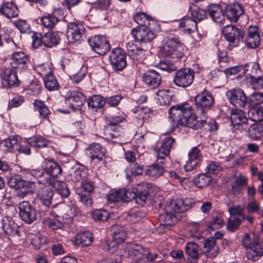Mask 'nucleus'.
I'll use <instances>...</instances> for the list:
<instances>
[{
	"label": "nucleus",
	"instance_id": "1",
	"mask_svg": "<svg viewBox=\"0 0 263 263\" xmlns=\"http://www.w3.org/2000/svg\"><path fill=\"white\" fill-rule=\"evenodd\" d=\"M214 98L204 90L195 98V106L201 120H197L193 112V107L188 103H181L172 106L168 111L169 118L173 127L186 126L194 129L201 128L206 122V112L214 103Z\"/></svg>",
	"mask_w": 263,
	"mask_h": 263
},
{
	"label": "nucleus",
	"instance_id": "2",
	"mask_svg": "<svg viewBox=\"0 0 263 263\" xmlns=\"http://www.w3.org/2000/svg\"><path fill=\"white\" fill-rule=\"evenodd\" d=\"M185 50V46L178 36L170 35L159 53L163 57L180 59L183 56Z\"/></svg>",
	"mask_w": 263,
	"mask_h": 263
},
{
	"label": "nucleus",
	"instance_id": "3",
	"mask_svg": "<svg viewBox=\"0 0 263 263\" xmlns=\"http://www.w3.org/2000/svg\"><path fill=\"white\" fill-rule=\"evenodd\" d=\"M242 245L247 248L246 257L249 260H257L263 255V243L255 240L251 241L248 234L243 236Z\"/></svg>",
	"mask_w": 263,
	"mask_h": 263
},
{
	"label": "nucleus",
	"instance_id": "4",
	"mask_svg": "<svg viewBox=\"0 0 263 263\" xmlns=\"http://www.w3.org/2000/svg\"><path fill=\"white\" fill-rule=\"evenodd\" d=\"M124 118L120 116H112L106 118L107 123L104 126L105 135L114 139L123 135V128L120 125L124 121Z\"/></svg>",
	"mask_w": 263,
	"mask_h": 263
},
{
	"label": "nucleus",
	"instance_id": "5",
	"mask_svg": "<svg viewBox=\"0 0 263 263\" xmlns=\"http://www.w3.org/2000/svg\"><path fill=\"white\" fill-rule=\"evenodd\" d=\"M164 211V213L159 214V229H170V227L177 221V215L179 213L175 208L173 207L171 202L165 205Z\"/></svg>",
	"mask_w": 263,
	"mask_h": 263
},
{
	"label": "nucleus",
	"instance_id": "6",
	"mask_svg": "<svg viewBox=\"0 0 263 263\" xmlns=\"http://www.w3.org/2000/svg\"><path fill=\"white\" fill-rule=\"evenodd\" d=\"M175 140L171 137H166L163 139L160 146L155 148L156 162L164 164L167 159H170V153L172 149Z\"/></svg>",
	"mask_w": 263,
	"mask_h": 263
},
{
	"label": "nucleus",
	"instance_id": "7",
	"mask_svg": "<svg viewBox=\"0 0 263 263\" xmlns=\"http://www.w3.org/2000/svg\"><path fill=\"white\" fill-rule=\"evenodd\" d=\"M10 65L18 72L26 71L31 63L29 56L23 51H16L10 56Z\"/></svg>",
	"mask_w": 263,
	"mask_h": 263
},
{
	"label": "nucleus",
	"instance_id": "8",
	"mask_svg": "<svg viewBox=\"0 0 263 263\" xmlns=\"http://www.w3.org/2000/svg\"><path fill=\"white\" fill-rule=\"evenodd\" d=\"M224 39L230 43L234 44V46H237L239 42L243 40L244 31L234 25H227L222 30Z\"/></svg>",
	"mask_w": 263,
	"mask_h": 263
},
{
	"label": "nucleus",
	"instance_id": "9",
	"mask_svg": "<svg viewBox=\"0 0 263 263\" xmlns=\"http://www.w3.org/2000/svg\"><path fill=\"white\" fill-rule=\"evenodd\" d=\"M91 49L99 55H104L110 49V44L105 37L101 35H93L88 39Z\"/></svg>",
	"mask_w": 263,
	"mask_h": 263
},
{
	"label": "nucleus",
	"instance_id": "10",
	"mask_svg": "<svg viewBox=\"0 0 263 263\" xmlns=\"http://www.w3.org/2000/svg\"><path fill=\"white\" fill-rule=\"evenodd\" d=\"M126 54L121 48L112 49L109 55V61L112 68L116 70H122L126 66Z\"/></svg>",
	"mask_w": 263,
	"mask_h": 263
},
{
	"label": "nucleus",
	"instance_id": "11",
	"mask_svg": "<svg viewBox=\"0 0 263 263\" xmlns=\"http://www.w3.org/2000/svg\"><path fill=\"white\" fill-rule=\"evenodd\" d=\"M85 27L80 22H72L68 25L67 36L69 42H81L84 37Z\"/></svg>",
	"mask_w": 263,
	"mask_h": 263
},
{
	"label": "nucleus",
	"instance_id": "12",
	"mask_svg": "<svg viewBox=\"0 0 263 263\" xmlns=\"http://www.w3.org/2000/svg\"><path fill=\"white\" fill-rule=\"evenodd\" d=\"M194 71L191 69L183 68L178 70L174 76L173 81L179 87H186L193 83Z\"/></svg>",
	"mask_w": 263,
	"mask_h": 263
},
{
	"label": "nucleus",
	"instance_id": "13",
	"mask_svg": "<svg viewBox=\"0 0 263 263\" xmlns=\"http://www.w3.org/2000/svg\"><path fill=\"white\" fill-rule=\"evenodd\" d=\"M20 215L26 223L30 224L37 219L35 209L27 201H23L18 204Z\"/></svg>",
	"mask_w": 263,
	"mask_h": 263
},
{
	"label": "nucleus",
	"instance_id": "14",
	"mask_svg": "<svg viewBox=\"0 0 263 263\" xmlns=\"http://www.w3.org/2000/svg\"><path fill=\"white\" fill-rule=\"evenodd\" d=\"M145 249L146 248H143L140 245L129 243L122 249L121 256L138 261L144 258Z\"/></svg>",
	"mask_w": 263,
	"mask_h": 263
},
{
	"label": "nucleus",
	"instance_id": "15",
	"mask_svg": "<svg viewBox=\"0 0 263 263\" xmlns=\"http://www.w3.org/2000/svg\"><path fill=\"white\" fill-rule=\"evenodd\" d=\"M226 96L230 102L236 107L245 108L247 105V97L243 90L240 88H234L227 91Z\"/></svg>",
	"mask_w": 263,
	"mask_h": 263
},
{
	"label": "nucleus",
	"instance_id": "16",
	"mask_svg": "<svg viewBox=\"0 0 263 263\" xmlns=\"http://www.w3.org/2000/svg\"><path fill=\"white\" fill-rule=\"evenodd\" d=\"M231 121L234 126L239 130H247L248 128V119L245 111L238 108H233L231 110Z\"/></svg>",
	"mask_w": 263,
	"mask_h": 263
},
{
	"label": "nucleus",
	"instance_id": "17",
	"mask_svg": "<svg viewBox=\"0 0 263 263\" xmlns=\"http://www.w3.org/2000/svg\"><path fill=\"white\" fill-rule=\"evenodd\" d=\"M151 26L134 28L132 34L135 40L146 43L152 41L155 37V33L152 30Z\"/></svg>",
	"mask_w": 263,
	"mask_h": 263
},
{
	"label": "nucleus",
	"instance_id": "18",
	"mask_svg": "<svg viewBox=\"0 0 263 263\" xmlns=\"http://www.w3.org/2000/svg\"><path fill=\"white\" fill-rule=\"evenodd\" d=\"M2 84L6 87L17 86L20 83L16 72L11 68L5 69L0 74Z\"/></svg>",
	"mask_w": 263,
	"mask_h": 263
},
{
	"label": "nucleus",
	"instance_id": "19",
	"mask_svg": "<svg viewBox=\"0 0 263 263\" xmlns=\"http://www.w3.org/2000/svg\"><path fill=\"white\" fill-rule=\"evenodd\" d=\"M135 197L133 191H128L125 189H121L109 194L107 199L110 202H117L119 201L129 202Z\"/></svg>",
	"mask_w": 263,
	"mask_h": 263
},
{
	"label": "nucleus",
	"instance_id": "20",
	"mask_svg": "<svg viewBox=\"0 0 263 263\" xmlns=\"http://www.w3.org/2000/svg\"><path fill=\"white\" fill-rule=\"evenodd\" d=\"M41 167L50 176V177L54 179L61 175L62 172L60 165L53 159H45L42 163Z\"/></svg>",
	"mask_w": 263,
	"mask_h": 263
},
{
	"label": "nucleus",
	"instance_id": "21",
	"mask_svg": "<svg viewBox=\"0 0 263 263\" xmlns=\"http://www.w3.org/2000/svg\"><path fill=\"white\" fill-rule=\"evenodd\" d=\"M188 156L189 160L184 166V169L186 172L192 171L195 168L202 158L200 150L197 146L193 147L189 152Z\"/></svg>",
	"mask_w": 263,
	"mask_h": 263
},
{
	"label": "nucleus",
	"instance_id": "22",
	"mask_svg": "<svg viewBox=\"0 0 263 263\" xmlns=\"http://www.w3.org/2000/svg\"><path fill=\"white\" fill-rule=\"evenodd\" d=\"M248 68H251L250 71L251 73H248L247 74L249 76L251 80V83L253 87L255 89H259L263 88V77H256L255 75L258 73L260 70L259 68L258 65L255 63H252L248 65ZM247 71H249V68L246 69Z\"/></svg>",
	"mask_w": 263,
	"mask_h": 263
},
{
	"label": "nucleus",
	"instance_id": "23",
	"mask_svg": "<svg viewBox=\"0 0 263 263\" xmlns=\"http://www.w3.org/2000/svg\"><path fill=\"white\" fill-rule=\"evenodd\" d=\"M58 217H62L63 222L70 223L74 216V210L71 206L64 204H59L54 212Z\"/></svg>",
	"mask_w": 263,
	"mask_h": 263
},
{
	"label": "nucleus",
	"instance_id": "24",
	"mask_svg": "<svg viewBox=\"0 0 263 263\" xmlns=\"http://www.w3.org/2000/svg\"><path fill=\"white\" fill-rule=\"evenodd\" d=\"M142 81L149 87L154 88L158 87L161 82L160 74L154 70H149L144 73Z\"/></svg>",
	"mask_w": 263,
	"mask_h": 263
},
{
	"label": "nucleus",
	"instance_id": "25",
	"mask_svg": "<svg viewBox=\"0 0 263 263\" xmlns=\"http://www.w3.org/2000/svg\"><path fill=\"white\" fill-rule=\"evenodd\" d=\"M207 14L216 23H223L224 20V13L221 7L216 4H210L206 7Z\"/></svg>",
	"mask_w": 263,
	"mask_h": 263
},
{
	"label": "nucleus",
	"instance_id": "26",
	"mask_svg": "<svg viewBox=\"0 0 263 263\" xmlns=\"http://www.w3.org/2000/svg\"><path fill=\"white\" fill-rule=\"evenodd\" d=\"M86 149L89 152L91 161H102L105 159V149L101 144L92 143Z\"/></svg>",
	"mask_w": 263,
	"mask_h": 263
},
{
	"label": "nucleus",
	"instance_id": "27",
	"mask_svg": "<svg viewBox=\"0 0 263 263\" xmlns=\"http://www.w3.org/2000/svg\"><path fill=\"white\" fill-rule=\"evenodd\" d=\"M67 100L72 108L79 109L86 101L85 96L78 91H69L67 93Z\"/></svg>",
	"mask_w": 263,
	"mask_h": 263
},
{
	"label": "nucleus",
	"instance_id": "28",
	"mask_svg": "<svg viewBox=\"0 0 263 263\" xmlns=\"http://www.w3.org/2000/svg\"><path fill=\"white\" fill-rule=\"evenodd\" d=\"M53 194V190L48 185H44L36 191L37 197L47 208L50 205Z\"/></svg>",
	"mask_w": 263,
	"mask_h": 263
},
{
	"label": "nucleus",
	"instance_id": "29",
	"mask_svg": "<svg viewBox=\"0 0 263 263\" xmlns=\"http://www.w3.org/2000/svg\"><path fill=\"white\" fill-rule=\"evenodd\" d=\"M247 178L241 173L238 175H236L235 180L231 184V187L228 191L229 194L237 195L241 194L243 191L244 186L247 184Z\"/></svg>",
	"mask_w": 263,
	"mask_h": 263
},
{
	"label": "nucleus",
	"instance_id": "30",
	"mask_svg": "<svg viewBox=\"0 0 263 263\" xmlns=\"http://www.w3.org/2000/svg\"><path fill=\"white\" fill-rule=\"evenodd\" d=\"M260 36L256 27H250L248 30L246 44L248 48H255L260 45Z\"/></svg>",
	"mask_w": 263,
	"mask_h": 263
},
{
	"label": "nucleus",
	"instance_id": "31",
	"mask_svg": "<svg viewBox=\"0 0 263 263\" xmlns=\"http://www.w3.org/2000/svg\"><path fill=\"white\" fill-rule=\"evenodd\" d=\"M30 175L34 178L39 184L50 185L54 179L50 177L48 173L42 167L41 168L32 170L29 173Z\"/></svg>",
	"mask_w": 263,
	"mask_h": 263
},
{
	"label": "nucleus",
	"instance_id": "32",
	"mask_svg": "<svg viewBox=\"0 0 263 263\" xmlns=\"http://www.w3.org/2000/svg\"><path fill=\"white\" fill-rule=\"evenodd\" d=\"M226 16L231 22H236L243 13L242 6L239 3H233L227 7Z\"/></svg>",
	"mask_w": 263,
	"mask_h": 263
},
{
	"label": "nucleus",
	"instance_id": "33",
	"mask_svg": "<svg viewBox=\"0 0 263 263\" xmlns=\"http://www.w3.org/2000/svg\"><path fill=\"white\" fill-rule=\"evenodd\" d=\"M0 12L8 18L14 17L18 15L19 11L16 5L13 2H4L0 7Z\"/></svg>",
	"mask_w": 263,
	"mask_h": 263
},
{
	"label": "nucleus",
	"instance_id": "34",
	"mask_svg": "<svg viewBox=\"0 0 263 263\" xmlns=\"http://www.w3.org/2000/svg\"><path fill=\"white\" fill-rule=\"evenodd\" d=\"M172 206L176 210L180 213L190 209L194 204L193 200L191 198H186L184 199H179L171 201Z\"/></svg>",
	"mask_w": 263,
	"mask_h": 263
},
{
	"label": "nucleus",
	"instance_id": "35",
	"mask_svg": "<svg viewBox=\"0 0 263 263\" xmlns=\"http://www.w3.org/2000/svg\"><path fill=\"white\" fill-rule=\"evenodd\" d=\"M42 42L45 47L51 48L60 43V37L58 32H48L42 35Z\"/></svg>",
	"mask_w": 263,
	"mask_h": 263
},
{
	"label": "nucleus",
	"instance_id": "36",
	"mask_svg": "<svg viewBox=\"0 0 263 263\" xmlns=\"http://www.w3.org/2000/svg\"><path fill=\"white\" fill-rule=\"evenodd\" d=\"M204 247L206 249L205 253L207 257L212 258L218 255V247L216 245V240L214 237L207 238L204 243Z\"/></svg>",
	"mask_w": 263,
	"mask_h": 263
},
{
	"label": "nucleus",
	"instance_id": "37",
	"mask_svg": "<svg viewBox=\"0 0 263 263\" xmlns=\"http://www.w3.org/2000/svg\"><path fill=\"white\" fill-rule=\"evenodd\" d=\"M196 23L194 19L190 17H184L180 21L179 26L180 28H183L182 31L184 33L191 34L195 30H197Z\"/></svg>",
	"mask_w": 263,
	"mask_h": 263
},
{
	"label": "nucleus",
	"instance_id": "38",
	"mask_svg": "<svg viewBox=\"0 0 263 263\" xmlns=\"http://www.w3.org/2000/svg\"><path fill=\"white\" fill-rule=\"evenodd\" d=\"M3 229L5 233L14 235L18 232V226L10 217H5L3 219Z\"/></svg>",
	"mask_w": 263,
	"mask_h": 263
},
{
	"label": "nucleus",
	"instance_id": "39",
	"mask_svg": "<svg viewBox=\"0 0 263 263\" xmlns=\"http://www.w3.org/2000/svg\"><path fill=\"white\" fill-rule=\"evenodd\" d=\"M34 109L38 111L39 116L42 120H45L48 118L50 114V111L45 103L40 100H35L33 103Z\"/></svg>",
	"mask_w": 263,
	"mask_h": 263
},
{
	"label": "nucleus",
	"instance_id": "40",
	"mask_svg": "<svg viewBox=\"0 0 263 263\" xmlns=\"http://www.w3.org/2000/svg\"><path fill=\"white\" fill-rule=\"evenodd\" d=\"M41 24L48 29L54 28L59 22V18L53 13H47L40 18Z\"/></svg>",
	"mask_w": 263,
	"mask_h": 263
},
{
	"label": "nucleus",
	"instance_id": "41",
	"mask_svg": "<svg viewBox=\"0 0 263 263\" xmlns=\"http://www.w3.org/2000/svg\"><path fill=\"white\" fill-rule=\"evenodd\" d=\"M134 117L142 120L143 122L153 115V111L147 107H135L133 109Z\"/></svg>",
	"mask_w": 263,
	"mask_h": 263
},
{
	"label": "nucleus",
	"instance_id": "42",
	"mask_svg": "<svg viewBox=\"0 0 263 263\" xmlns=\"http://www.w3.org/2000/svg\"><path fill=\"white\" fill-rule=\"evenodd\" d=\"M50 185L54 188L62 197H67L69 195V190L65 182L54 179Z\"/></svg>",
	"mask_w": 263,
	"mask_h": 263
},
{
	"label": "nucleus",
	"instance_id": "43",
	"mask_svg": "<svg viewBox=\"0 0 263 263\" xmlns=\"http://www.w3.org/2000/svg\"><path fill=\"white\" fill-rule=\"evenodd\" d=\"M247 105L251 108H254L263 103V93L255 92L252 93L247 98Z\"/></svg>",
	"mask_w": 263,
	"mask_h": 263
},
{
	"label": "nucleus",
	"instance_id": "44",
	"mask_svg": "<svg viewBox=\"0 0 263 263\" xmlns=\"http://www.w3.org/2000/svg\"><path fill=\"white\" fill-rule=\"evenodd\" d=\"M139 188H133L128 189V191H133L135 194V197L133 199H135L136 202L138 204L143 205L146 202V200L148 198L149 193L148 191L146 189H144L141 191H139Z\"/></svg>",
	"mask_w": 263,
	"mask_h": 263
},
{
	"label": "nucleus",
	"instance_id": "45",
	"mask_svg": "<svg viewBox=\"0 0 263 263\" xmlns=\"http://www.w3.org/2000/svg\"><path fill=\"white\" fill-rule=\"evenodd\" d=\"M164 172V167L157 163H154L148 166L145 171L146 175L154 178L160 177L163 175Z\"/></svg>",
	"mask_w": 263,
	"mask_h": 263
},
{
	"label": "nucleus",
	"instance_id": "46",
	"mask_svg": "<svg viewBox=\"0 0 263 263\" xmlns=\"http://www.w3.org/2000/svg\"><path fill=\"white\" fill-rule=\"evenodd\" d=\"M134 21L139 25L138 27L151 26V24L155 23L151 20L147 14L144 12L137 13L134 17Z\"/></svg>",
	"mask_w": 263,
	"mask_h": 263
},
{
	"label": "nucleus",
	"instance_id": "47",
	"mask_svg": "<svg viewBox=\"0 0 263 263\" xmlns=\"http://www.w3.org/2000/svg\"><path fill=\"white\" fill-rule=\"evenodd\" d=\"M186 255L193 259H197L201 253L198 245L193 242H188L185 247Z\"/></svg>",
	"mask_w": 263,
	"mask_h": 263
},
{
	"label": "nucleus",
	"instance_id": "48",
	"mask_svg": "<svg viewBox=\"0 0 263 263\" xmlns=\"http://www.w3.org/2000/svg\"><path fill=\"white\" fill-rule=\"evenodd\" d=\"M93 237L89 232H84L78 234L76 236V242L77 245L82 246H88L92 242Z\"/></svg>",
	"mask_w": 263,
	"mask_h": 263
},
{
	"label": "nucleus",
	"instance_id": "49",
	"mask_svg": "<svg viewBox=\"0 0 263 263\" xmlns=\"http://www.w3.org/2000/svg\"><path fill=\"white\" fill-rule=\"evenodd\" d=\"M212 220L208 224V228L215 230L220 229L224 224V221L222 219V215L217 212H215L212 214Z\"/></svg>",
	"mask_w": 263,
	"mask_h": 263
},
{
	"label": "nucleus",
	"instance_id": "50",
	"mask_svg": "<svg viewBox=\"0 0 263 263\" xmlns=\"http://www.w3.org/2000/svg\"><path fill=\"white\" fill-rule=\"evenodd\" d=\"M45 87L50 91L57 90L60 87L57 79L52 72L43 79Z\"/></svg>",
	"mask_w": 263,
	"mask_h": 263
},
{
	"label": "nucleus",
	"instance_id": "51",
	"mask_svg": "<svg viewBox=\"0 0 263 263\" xmlns=\"http://www.w3.org/2000/svg\"><path fill=\"white\" fill-rule=\"evenodd\" d=\"M212 180L211 176L206 174H201L196 176L193 182L199 188H203L207 186Z\"/></svg>",
	"mask_w": 263,
	"mask_h": 263
},
{
	"label": "nucleus",
	"instance_id": "52",
	"mask_svg": "<svg viewBox=\"0 0 263 263\" xmlns=\"http://www.w3.org/2000/svg\"><path fill=\"white\" fill-rule=\"evenodd\" d=\"M87 104L91 108L97 109L103 106L104 101L101 96L94 95L88 99Z\"/></svg>",
	"mask_w": 263,
	"mask_h": 263
},
{
	"label": "nucleus",
	"instance_id": "53",
	"mask_svg": "<svg viewBox=\"0 0 263 263\" xmlns=\"http://www.w3.org/2000/svg\"><path fill=\"white\" fill-rule=\"evenodd\" d=\"M245 216H239V217L230 216L229 220L227 223V228L231 231H234L237 230L239 226L245 220Z\"/></svg>",
	"mask_w": 263,
	"mask_h": 263
},
{
	"label": "nucleus",
	"instance_id": "54",
	"mask_svg": "<svg viewBox=\"0 0 263 263\" xmlns=\"http://www.w3.org/2000/svg\"><path fill=\"white\" fill-rule=\"evenodd\" d=\"M33 69L43 79L45 78V76L46 77L52 73V70L50 66L47 64L35 65L33 67Z\"/></svg>",
	"mask_w": 263,
	"mask_h": 263
},
{
	"label": "nucleus",
	"instance_id": "55",
	"mask_svg": "<svg viewBox=\"0 0 263 263\" xmlns=\"http://www.w3.org/2000/svg\"><path fill=\"white\" fill-rule=\"evenodd\" d=\"M71 180L74 182H79L86 177V172L84 170L78 167L74 169L69 174Z\"/></svg>",
	"mask_w": 263,
	"mask_h": 263
},
{
	"label": "nucleus",
	"instance_id": "56",
	"mask_svg": "<svg viewBox=\"0 0 263 263\" xmlns=\"http://www.w3.org/2000/svg\"><path fill=\"white\" fill-rule=\"evenodd\" d=\"M21 33H28L31 31L30 26L26 20L19 19L13 23Z\"/></svg>",
	"mask_w": 263,
	"mask_h": 263
},
{
	"label": "nucleus",
	"instance_id": "57",
	"mask_svg": "<svg viewBox=\"0 0 263 263\" xmlns=\"http://www.w3.org/2000/svg\"><path fill=\"white\" fill-rule=\"evenodd\" d=\"M249 133L250 136L252 138L263 134V121L251 126L249 128Z\"/></svg>",
	"mask_w": 263,
	"mask_h": 263
},
{
	"label": "nucleus",
	"instance_id": "58",
	"mask_svg": "<svg viewBox=\"0 0 263 263\" xmlns=\"http://www.w3.org/2000/svg\"><path fill=\"white\" fill-rule=\"evenodd\" d=\"M191 14L196 23L206 19L208 16L206 9H203L199 8L192 10Z\"/></svg>",
	"mask_w": 263,
	"mask_h": 263
},
{
	"label": "nucleus",
	"instance_id": "59",
	"mask_svg": "<svg viewBox=\"0 0 263 263\" xmlns=\"http://www.w3.org/2000/svg\"><path fill=\"white\" fill-rule=\"evenodd\" d=\"M252 109L249 111V118L254 122H260L263 120V107L257 109Z\"/></svg>",
	"mask_w": 263,
	"mask_h": 263
},
{
	"label": "nucleus",
	"instance_id": "60",
	"mask_svg": "<svg viewBox=\"0 0 263 263\" xmlns=\"http://www.w3.org/2000/svg\"><path fill=\"white\" fill-rule=\"evenodd\" d=\"M111 232H112V237L114 242H112V245L111 247H115L116 243H120L123 242L125 240L126 236V233L124 231H121L120 232H116V230L115 229H111Z\"/></svg>",
	"mask_w": 263,
	"mask_h": 263
},
{
	"label": "nucleus",
	"instance_id": "61",
	"mask_svg": "<svg viewBox=\"0 0 263 263\" xmlns=\"http://www.w3.org/2000/svg\"><path fill=\"white\" fill-rule=\"evenodd\" d=\"M92 218L95 220L106 221L109 217L108 212L104 210H96L92 213Z\"/></svg>",
	"mask_w": 263,
	"mask_h": 263
},
{
	"label": "nucleus",
	"instance_id": "62",
	"mask_svg": "<svg viewBox=\"0 0 263 263\" xmlns=\"http://www.w3.org/2000/svg\"><path fill=\"white\" fill-rule=\"evenodd\" d=\"M25 182L19 176L11 177L8 181L10 186L15 189H20L25 185Z\"/></svg>",
	"mask_w": 263,
	"mask_h": 263
},
{
	"label": "nucleus",
	"instance_id": "63",
	"mask_svg": "<svg viewBox=\"0 0 263 263\" xmlns=\"http://www.w3.org/2000/svg\"><path fill=\"white\" fill-rule=\"evenodd\" d=\"M77 194L80 197L81 201L86 206H90L92 203V199L88 194L84 193L81 191V189H76Z\"/></svg>",
	"mask_w": 263,
	"mask_h": 263
},
{
	"label": "nucleus",
	"instance_id": "64",
	"mask_svg": "<svg viewBox=\"0 0 263 263\" xmlns=\"http://www.w3.org/2000/svg\"><path fill=\"white\" fill-rule=\"evenodd\" d=\"M46 223L49 228L53 230L61 229L63 227V222L57 218L48 219Z\"/></svg>",
	"mask_w": 263,
	"mask_h": 263
}]
</instances>
